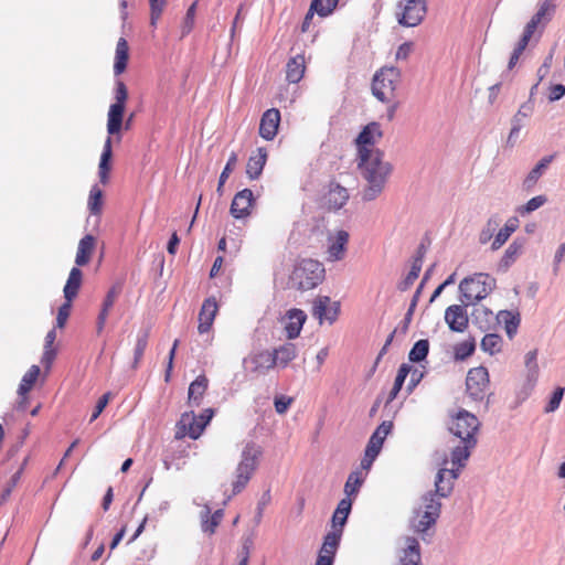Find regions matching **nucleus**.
<instances>
[{
    "label": "nucleus",
    "instance_id": "nucleus-1",
    "mask_svg": "<svg viewBox=\"0 0 565 565\" xmlns=\"http://www.w3.org/2000/svg\"><path fill=\"white\" fill-rule=\"evenodd\" d=\"M358 166L361 175L367 182L362 198L365 201H373L384 190L393 171V166L391 162L384 160L383 151L365 152V156L358 157Z\"/></svg>",
    "mask_w": 565,
    "mask_h": 565
},
{
    "label": "nucleus",
    "instance_id": "nucleus-2",
    "mask_svg": "<svg viewBox=\"0 0 565 565\" xmlns=\"http://www.w3.org/2000/svg\"><path fill=\"white\" fill-rule=\"evenodd\" d=\"M262 456L263 449L256 443L248 441L243 446L238 462L233 471L231 481L232 493L228 495V499L241 493L247 487L258 469Z\"/></svg>",
    "mask_w": 565,
    "mask_h": 565
},
{
    "label": "nucleus",
    "instance_id": "nucleus-3",
    "mask_svg": "<svg viewBox=\"0 0 565 565\" xmlns=\"http://www.w3.org/2000/svg\"><path fill=\"white\" fill-rule=\"evenodd\" d=\"M456 480L455 473L447 472L445 468H438L434 480L435 489L423 493L414 508L439 519L443 508L441 499L450 497Z\"/></svg>",
    "mask_w": 565,
    "mask_h": 565
},
{
    "label": "nucleus",
    "instance_id": "nucleus-4",
    "mask_svg": "<svg viewBox=\"0 0 565 565\" xmlns=\"http://www.w3.org/2000/svg\"><path fill=\"white\" fill-rule=\"evenodd\" d=\"M497 287L494 277L487 273H476L463 278L459 284L461 302L473 305L486 299Z\"/></svg>",
    "mask_w": 565,
    "mask_h": 565
},
{
    "label": "nucleus",
    "instance_id": "nucleus-5",
    "mask_svg": "<svg viewBox=\"0 0 565 565\" xmlns=\"http://www.w3.org/2000/svg\"><path fill=\"white\" fill-rule=\"evenodd\" d=\"M324 276V268L318 260L301 259L290 276V285L298 290H310L319 285Z\"/></svg>",
    "mask_w": 565,
    "mask_h": 565
},
{
    "label": "nucleus",
    "instance_id": "nucleus-6",
    "mask_svg": "<svg viewBox=\"0 0 565 565\" xmlns=\"http://www.w3.org/2000/svg\"><path fill=\"white\" fill-rule=\"evenodd\" d=\"M524 365L523 380L515 390L513 408L519 407L532 395L539 382L540 366L537 363V350H531L525 354Z\"/></svg>",
    "mask_w": 565,
    "mask_h": 565
},
{
    "label": "nucleus",
    "instance_id": "nucleus-7",
    "mask_svg": "<svg viewBox=\"0 0 565 565\" xmlns=\"http://www.w3.org/2000/svg\"><path fill=\"white\" fill-rule=\"evenodd\" d=\"M448 430L459 440L477 439L480 420L467 409L459 408L449 414Z\"/></svg>",
    "mask_w": 565,
    "mask_h": 565
},
{
    "label": "nucleus",
    "instance_id": "nucleus-8",
    "mask_svg": "<svg viewBox=\"0 0 565 565\" xmlns=\"http://www.w3.org/2000/svg\"><path fill=\"white\" fill-rule=\"evenodd\" d=\"M401 78V71L394 66H384L374 74L372 93L381 102H388Z\"/></svg>",
    "mask_w": 565,
    "mask_h": 565
},
{
    "label": "nucleus",
    "instance_id": "nucleus-9",
    "mask_svg": "<svg viewBox=\"0 0 565 565\" xmlns=\"http://www.w3.org/2000/svg\"><path fill=\"white\" fill-rule=\"evenodd\" d=\"M394 555L395 565H422V547L419 539L404 534L396 539Z\"/></svg>",
    "mask_w": 565,
    "mask_h": 565
},
{
    "label": "nucleus",
    "instance_id": "nucleus-10",
    "mask_svg": "<svg viewBox=\"0 0 565 565\" xmlns=\"http://www.w3.org/2000/svg\"><path fill=\"white\" fill-rule=\"evenodd\" d=\"M476 446L477 439L459 440L458 445L451 447L449 455L444 456L439 468H445L447 472L455 473L458 478Z\"/></svg>",
    "mask_w": 565,
    "mask_h": 565
},
{
    "label": "nucleus",
    "instance_id": "nucleus-11",
    "mask_svg": "<svg viewBox=\"0 0 565 565\" xmlns=\"http://www.w3.org/2000/svg\"><path fill=\"white\" fill-rule=\"evenodd\" d=\"M427 12L426 0H399L396 6V20L406 28L417 26Z\"/></svg>",
    "mask_w": 565,
    "mask_h": 565
},
{
    "label": "nucleus",
    "instance_id": "nucleus-12",
    "mask_svg": "<svg viewBox=\"0 0 565 565\" xmlns=\"http://www.w3.org/2000/svg\"><path fill=\"white\" fill-rule=\"evenodd\" d=\"M490 387L488 370L483 366L470 369L466 377V395L475 404L481 403Z\"/></svg>",
    "mask_w": 565,
    "mask_h": 565
},
{
    "label": "nucleus",
    "instance_id": "nucleus-13",
    "mask_svg": "<svg viewBox=\"0 0 565 565\" xmlns=\"http://www.w3.org/2000/svg\"><path fill=\"white\" fill-rule=\"evenodd\" d=\"M383 131L379 122L367 124L356 137L358 157L365 156V152L381 151L375 146L381 141Z\"/></svg>",
    "mask_w": 565,
    "mask_h": 565
},
{
    "label": "nucleus",
    "instance_id": "nucleus-14",
    "mask_svg": "<svg viewBox=\"0 0 565 565\" xmlns=\"http://www.w3.org/2000/svg\"><path fill=\"white\" fill-rule=\"evenodd\" d=\"M340 302L332 301L328 296H317L312 302V316L322 324H332L339 317Z\"/></svg>",
    "mask_w": 565,
    "mask_h": 565
},
{
    "label": "nucleus",
    "instance_id": "nucleus-15",
    "mask_svg": "<svg viewBox=\"0 0 565 565\" xmlns=\"http://www.w3.org/2000/svg\"><path fill=\"white\" fill-rule=\"evenodd\" d=\"M437 520L438 518L430 515V513L414 508L408 519V526L420 540L427 541V537L433 535L430 530L435 527Z\"/></svg>",
    "mask_w": 565,
    "mask_h": 565
},
{
    "label": "nucleus",
    "instance_id": "nucleus-16",
    "mask_svg": "<svg viewBox=\"0 0 565 565\" xmlns=\"http://www.w3.org/2000/svg\"><path fill=\"white\" fill-rule=\"evenodd\" d=\"M468 306L466 302H461L460 305H451L446 308L444 319L451 331L463 333L468 329Z\"/></svg>",
    "mask_w": 565,
    "mask_h": 565
},
{
    "label": "nucleus",
    "instance_id": "nucleus-17",
    "mask_svg": "<svg viewBox=\"0 0 565 565\" xmlns=\"http://www.w3.org/2000/svg\"><path fill=\"white\" fill-rule=\"evenodd\" d=\"M203 431L204 424L199 420L194 412H185L177 424L175 438L182 439L189 436L192 439H198Z\"/></svg>",
    "mask_w": 565,
    "mask_h": 565
},
{
    "label": "nucleus",
    "instance_id": "nucleus-18",
    "mask_svg": "<svg viewBox=\"0 0 565 565\" xmlns=\"http://www.w3.org/2000/svg\"><path fill=\"white\" fill-rule=\"evenodd\" d=\"M349 233L344 230H337L328 236L327 259L338 262L344 258Z\"/></svg>",
    "mask_w": 565,
    "mask_h": 565
},
{
    "label": "nucleus",
    "instance_id": "nucleus-19",
    "mask_svg": "<svg viewBox=\"0 0 565 565\" xmlns=\"http://www.w3.org/2000/svg\"><path fill=\"white\" fill-rule=\"evenodd\" d=\"M253 204L254 195L252 190L244 189L235 194L230 212L237 220L245 218L250 214Z\"/></svg>",
    "mask_w": 565,
    "mask_h": 565
},
{
    "label": "nucleus",
    "instance_id": "nucleus-20",
    "mask_svg": "<svg viewBox=\"0 0 565 565\" xmlns=\"http://www.w3.org/2000/svg\"><path fill=\"white\" fill-rule=\"evenodd\" d=\"M532 113L533 104L531 102H526L520 106L519 110L511 119V130L507 140L509 146L513 147L515 145L521 129L524 127Z\"/></svg>",
    "mask_w": 565,
    "mask_h": 565
},
{
    "label": "nucleus",
    "instance_id": "nucleus-21",
    "mask_svg": "<svg viewBox=\"0 0 565 565\" xmlns=\"http://www.w3.org/2000/svg\"><path fill=\"white\" fill-rule=\"evenodd\" d=\"M280 122V113L276 108L266 110L260 119L259 135L266 140H273L277 135Z\"/></svg>",
    "mask_w": 565,
    "mask_h": 565
},
{
    "label": "nucleus",
    "instance_id": "nucleus-22",
    "mask_svg": "<svg viewBox=\"0 0 565 565\" xmlns=\"http://www.w3.org/2000/svg\"><path fill=\"white\" fill-rule=\"evenodd\" d=\"M218 306L214 297L205 299L199 313V333H205L210 331L215 316L217 313Z\"/></svg>",
    "mask_w": 565,
    "mask_h": 565
},
{
    "label": "nucleus",
    "instance_id": "nucleus-23",
    "mask_svg": "<svg viewBox=\"0 0 565 565\" xmlns=\"http://www.w3.org/2000/svg\"><path fill=\"white\" fill-rule=\"evenodd\" d=\"M245 362L250 364V371L257 374H266L276 366L273 353L267 350L249 355Z\"/></svg>",
    "mask_w": 565,
    "mask_h": 565
},
{
    "label": "nucleus",
    "instance_id": "nucleus-24",
    "mask_svg": "<svg viewBox=\"0 0 565 565\" xmlns=\"http://www.w3.org/2000/svg\"><path fill=\"white\" fill-rule=\"evenodd\" d=\"M307 315L300 309L289 310L284 318V328L288 339H296L302 329Z\"/></svg>",
    "mask_w": 565,
    "mask_h": 565
},
{
    "label": "nucleus",
    "instance_id": "nucleus-25",
    "mask_svg": "<svg viewBox=\"0 0 565 565\" xmlns=\"http://www.w3.org/2000/svg\"><path fill=\"white\" fill-rule=\"evenodd\" d=\"M392 428H393L392 422H390V420L383 422L372 434V436L367 443V446H366L367 456L370 458L377 457V455L380 454V451L382 449L383 443H384L385 438L387 437V435L391 433Z\"/></svg>",
    "mask_w": 565,
    "mask_h": 565
},
{
    "label": "nucleus",
    "instance_id": "nucleus-26",
    "mask_svg": "<svg viewBox=\"0 0 565 565\" xmlns=\"http://www.w3.org/2000/svg\"><path fill=\"white\" fill-rule=\"evenodd\" d=\"M554 7L551 0H545L539 8L537 12L531 19V21L526 24L523 34L531 39L537 25L542 22H546L550 20L553 13Z\"/></svg>",
    "mask_w": 565,
    "mask_h": 565
},
{
    "label": "nucleus",
    "instance_id": "nucleus-27",
    "mask_svg": "<svg viewBox=\"0 0 565 565\" xmlns=\"http://www.w3.org/2000/svg\"><path fill=\"white\" fill-rule=\"evenodd\" d=\"M267 161V151L258 148L248 159L246 174L249 179H258Z\"/></svg>",
    "mask_w": 565,
    "mask_h": 565
},
{
    "label": "nucleus",
    "instance_id": "nucleus-28",
    "mask_svg": "<svg viewBox=\"0 0 565 565\" xmlns=\"http://www.w3.org/2000/svg\"><path fill=\"white\" fill-rule=\"evenodd\" d=\"M524 247V239H514L505 249L499 263V268L507 271L511 265L521 256Z\"/></svg>",
    "mask_w": 565,
    "mask_h": 565
},
{
    "label": "nucleus",
    "instance_id": "nucleus-29",
    "mask_svg": "<svg viewBox=\"0 0 565 565\" xmlns=\"http://www.w3.org/2000/svg\"><path fill=\"white\" fill-rule=\"evenodd\" d=\"M326 204L333 210L341 209L349 200V193L345 188L340 184H330L326 194Z\"/></svg>",
    "mask_w": 565,
    "mask_h": 565
},
{
    "label": "nucleus",
    "instance_id": "nucleus-30",
    "mask_svg": "<svg viewBox=\"0 0 565 565\" xmlns=\"http://www.w3.org/2000/svg\"><path fill=\"white\" fill-rule=\"evenodd\" d=\"M554 156L543 157L537 164L527 173L523 180V186L526 190H531L539 181V179L545 173L548 166L553 161Z\"/></svg>",
    "mask_w": 565,
    "mask_h": 565
},
{
    "label": "nucleus",
    "instance_id": "nucleus-31",
    "mask_svg": "<svg viewBox=\"0 0 565 565\" xmlns=\"http://www.w3.org/2000/svg\"><path fill=\"white\" fill-rule=\"evenodd\" d=\"M498 323L503 324L507 335L512 339L518 330L520 324V316L518 312L509 311V310H500L495 318Z\"/></svg>",
    "mask_w": 565,
    "mask_h": 565
},
{
    "label": "nucleus",
    "instance_id": "nucleus-32",
    "mask_svg": "<svg viewBox=\"0 0 565 565\" xmlns=\"http://www.w3.org/2000/svg\"><path fill=\"white\" fill-rule=\"evenodd\" d=\"M305 56L299 54L290 58L286 67V77L290 83H298L305 74Z\"/></svg>",
    "mask_w": 565,
    "mask_h": 565
},
{
    "label": "nucleus",
    "instance_id": "nucleus-33",
    "mask_svg": "<svg viewBox=\"0 0 565 565\" xmlns=\"http://www.w3.org/2000/svg\"><path fill=\"white\" fill-rule=\"evenodd\" d=\"M95 248V238L92 235L84 236L77 247L75 263L77 266L86 265Z\"/></svg>",
    "mask_w": 565,
    "mask_h": 565
},
{
    "label": "nucleus",
    "instance_id": "nucleus-34",
    "mask_svg": "<svg viewBox=\"0 0 565 565\" xmlns=\"http://www.w3.org/2000/svg\"><path fill=\"white\" fill-rule=\"evenodd\" d=\"M125 106L110 105L107 114V131L109 135H116L122 126Z\"/></svg>",
    "mask_w": 565,
    "mask_h": 565
},
{
    "label": "nucleus",
    "instance_id": "nucleus-35",
    "mask_svg": "<svg viewBox=\"0 0 565 565\" xmlns=\"http://www.w3.org/2000/svg\"><path fill=\"white\" fill-rule=\"evenodd\" d=\"M209 381L204 375H200L193 381L188 391V399L189 403L199 406L200 402L207 388Z\"/></svg>",
    "mask_w": 565,
    "mask_h": 565
},
{
    "label": "nucleus",
    "instance_id": "nucleus-36",
    "mask_svg": "<svg viewBox=\"0 0 565 565\" xmlns=\"http://www.w3.org/2000/svg\"><path fill=\"white\" fill-rule=\"evenodd\" d=\"M352 501L349 498L342 499L332 516V531L341 530L344 526L347 519L350 514Z\"/></svg>",
    "mask_w": 565,
    "mask_h": 565
},
{
    "label": "nucleus",
    "instance_id": "nucleus-37",
    "mask_svg": "<svg viewBox=\"0 0 565 565\" xmlns=\"http://www.w3.org/2000/svg\"><path fill=\"white\" fill-rule=\"evenodd\" d=\"M271 353L275 360V365L286 367L287 364L297 356V349L295 344L287 343L275 349Z\"/></svg>",
    "mask_w": 565,
    "mask_h": 565
},
{
    "label": "nucleus",
    "instance_id": "nucleus-38",
    "mask_svg": "<svg viewBox=\"0 0 565 565\" xmlns=\"http://www.w3.org/2000/svg\"><path fill=\"white\" fill-rule=\"evenodd\" d=\"M82 271L77 267L71 269L68 279L63 290L66 300L72 301L76 297L82 285Z\"/></svg>",
    "mask_w": 565,
    "mask_h": 565
},
{
    "label": "nucleus",
    "instance_id": "nucleus-39",
    "mask_svg": "<svg viewBox=\"0 0 565 565\" xmlns=\"http://www.w3.org/2000/svg\"><path fill=\"white\" fill-rule=\"evenodd\" d=\"M111 159V139L108 137L105 141L104 149L100 156V162L98 167V174L102 183H107L108 171L110 169L109 161Z\"/></svg>",
    "mask_w": 565,
    "mask_h": 565
},
{
    "label": "nucleus",
    "instance_id": "nucleus-40",
    "mask_svg": "<svg viewBox=\"0 0 565 565\" xmlns=\"http://www.w3.org/2000/svg\"><path fill=\"white\" fill-rule=\"evenodd\" d=\"M128 60V44L125 39L120 38L116 46L114 72L116 75L122 73L126 68Z\"/></svg>",
    "mask_w": 565,
    "mask_h": 565
},
{
    "label": "nucleus",
    "instance_id": "nucleus-41",
    "mask_svg": "<svg viewBox=\"0 0 565 565\" xmlns=\"http://www.w3.org/2000/svg\"><path fill=\"white\" fill-rule=\"evenodd\" d=\"M548 199L544 194H540L530 199L525 204L519 205L515 209L516 214L524 217L536 210L541 209L547 203Z\"/></svg>",
    "mask_w": 565,
    "mask_h": 565
},
{
    "label": "nucleus",
    "instance_id": "nucleus-42",
    "mask_svg": "<svg viewBox=\"0 0 565 565\" xmlns=\"http://www.w3.org/2000/svg\"><path fill=\"white\" fill-rule=\"evenodd\" d=\"M209 514L210 509L205 507V510L201 513L202 530L203 532L213 534L223 518V511L217 510L211 516Z\"/></svg>",
    "mask_w": 565,
    "mask_h": 565
},
{
    "label": "nucleus",
    "instance_id": "nucleus-43",
    "mask_svg": "<svg viewBox=\"0 0 565 565\" xmlns=\"http://www.w3.org/2000/svg\"><path fill=\"white\" fill-rule=\"evenodd\" d=\"M148 339H149V329H141L137 333L135 349H134V364H132L134 367L138 366L141 358L143 355V352L147 348Z\"/></svg>",
    "mask_w": 565,
    "mask_h": 565
},
{
    "label": "nucleus",
    "instance_id": "nucleus-44",
    "mask_svg": "<svg viewBox=\"0 0 565 565\" xmlns=\"http://www.w3.org/2000/svg\"><path fill=\"white\" fill-rule=\"evenodd\" d=\"M422 266H423V255L420 254L414 258L411 270L408 271L406 277L401 281V284H399L401 290H407L414 284V281L419 276Z\"/></svg>",
    "mask_w": 565,
    "mask_h": 565
},
{
    "label": "nucleus",
    "instance_id": "nucleus-45",
    "mask_svg": "<svg viewBox=\"0 0 565 565\" xmlns=\"http://www.w3.org/2000/svg\"><path fill=\"white\" fill-rule=\"evenodd\" d=\"M341 535H342L341 530H335V531L329 532L324 537V542H323L320 553L327 554V555L333 557V555L338 548Z\"/></svg>",
    "mask_w": 565,
    "mask_h": 565
},
{
    "label": "nucleus",
    "instance_id": "nucleus-46",
    "mask_svg": "<svg viewBox=\"0 0 565 565\" xmlns=\"http://www.w3.org/2000/svg\"><path fill=\"white\" fill-rule=\"evenodd\" d=\"M473 321L479 326L480 329L482 330H488L490 329V326H491V322L493 320V312L481 306V307H478L473 313Z\"/></svg>",
    "mask_w": 565,
    "mask_h": 565
},
{
    "label": "nucleus",
    "instance_id": "nucleus-47",
    "mask_svg": "<svg viewBox=\"0 0 565 565\" xmlns=\"http://www.w3.org/2000/svg\"><path fill=\"white\" fill-rule=\"evenodd\" d=\"M411 371H412V366L409 364L404 363L399 366L397 375L395 377L394 385L388 395V402H392L393 399L396 398L397 394L399 393V391L405 382V379L407 377V375Z\"/></svg>",
    "mask_w": 565,
    "mask_h": 565
},
{
    "label": "nucleus",
    "instance_id": "nucleus-48",
    "mask_svg": "<svg viewBox=\"0 0 565 565\" xmlns=\"http://www.w3.org/2000/svg\"><path fill=\"white\" fill-rule=\"evenodd\" d=\"M40 374V367L38 365H32L29 371L22 377L21 384L19 386L18 393L19 395H25L33 386L35 380Z\"/></svg>",
    "mask_w": 565,
    "mask_h": 565
},
{
    "label": "nucleus",
    "instance_id": "nucleus-49",
    "mask_svg": "<svg viewBox=\"0 0 565 565\" xmlns=\"http://www.w3.org/2000/svg\"><path fill=\"white\" fill-rule=\"evenodd\" d=\"M475 349L476 342L473 339L463 340L454 348L455 359L457 361H463L475 352Z\"/></svg>",
    "mask_w": 565,
    "mask_h": 565
},
{
    "label": "nucleus",
    "instance_id": "nucleus-50",
    "mask_svg": "<svg viewBox=\"0 0 565 565\" xmlns=\"http://www.w3.org/2000/svg\"><path fill=\"white\" fill-rule=\"evenodd\" d=\"M501 342H502V339L498 334L489 333L483 337L480 345L484 352H488L491 355H493V354L500 352Z\"/></svg>",
    "mask_w": 565,
    "mask_h": 565
},
{
    "label": "nucleus",
    "instance_id": "nucleus-51",
    "mask_svg": "<svg viewBox=\"0 0 565 565\" xmlns=\"http://www.w3.org/2000/svg\"><path fill=\"white\" fill-rule=\"evenodd\" d=\"M103 206V191L94 185L90 189L88 198V210L92 214H99Z\"/></svg>",
    "mask_w": 565,
    "mask_h": 565
},
{
    "label": "nucleus",
    "instance_id": "nucleus-52",
    "mask_svg": "<svg viewBox=\"0 0 565 565\" xmlns=\"http://www.w3.org/2000/svg\"><path fill=\"white\" fill-rule=\"evenodd\" d=\"M428 350H429L428 341L419 340L414 344V347L409 351L408 359L412 362H420L427 356Z\"/></svg>",
    "mask_w": 565,
    "mask_h": 565
},
{
    "label": "nucleus",
    "instance_id": "nucleus-53",
    "mask_svg": "<svg viewBox=\"0 0 565 565\" xmlns=\"http://www.w3.org/2000/svg\"><path fill=\"white\" fill-rule=\"evenodd\" d=\"M338 0H312L310 11L315 10L319 15L326 17L335 8Z\"/></svg>",
    "mask_w": 565,
    "mask_h": 565
},
{
    "label": "nucleus",
    "instance_id": "nucleus-54",
    "mask_svg": "<svg viewBox=\"0 0 565 565\" xmlns=\"http://www.w3.org/2000/svg\"><path fill=\"white\" fill-rule=\"evenodd\" d=\"M564 393H565L564 387H556L544 407V413L551 414V413L556 412L563 401Z\"/></svg>",
    "mask_w": 565,
    "mask_h": 565
},
{
    "label": "nucleus",
    "instance_id": "nucleus-55",
    "mask_svg": "<svg viewBox=\"0 0 565 565\" xmlns=\"http://www.w3.org/2000/svg\"><path fill=\"white\" fill-rule=\"evenodd\" d=\"M237 161H238L237 154L235 152H232L224 170L222 171V173L220 175L218 185H217V190H216L220 195H222L223 185H224L225 181L227 180V178L230 177L233 169L235 168Z\"/></svg>",
    "mask_w": 565,
    "mask_h": 565
},
{
    "label": "nucleus",
    "instance_id": "nucleus-56",
    "mask_svg": "<svg viewBox=\"0 0 565 565\" xmlns=\"http://www.w3.org/2000/svg\"><path fill=\"white\" fill-rule=\"evenodd\" d=\"M499 225V221L495 217L488 220L486 227L479 234V243L484 245L491 241L493 233Z\"/></svg>",
    "mask_w": 565,
    "mask_h": 565
},
{
    "label": "nucleus",
    "instance_id": "nucleus-57",
    "mask_svg": "<svg viewBox=\"0 0 565 565\" xmlns=\"http://www.w3.org/2000/svg\"><path fill=\"white\" fill-rule=\"evenodd\" d=\"M149 3L151 11L150 23L152 26H154L167 6V0H149Z\"/></svg>",
    "mask_w": 565,
    "mask_h": 565
},
{
    "label": "nucleus",
    "instance_id": "nucleus-58",
    "mask_svg": "<svg viewBox=\"0 0 565 565\" xmlns=\"http://www.w3.org/2000/svg\"><path fill=\"white\" fill-rule=\"evenodd\" d=\"M196 2H193L186 11L183 24H182V36L190 33L194 25V15H195Z\"/></svg>",
    "mask_w": 565,
    "mask_h": 565
},
{
    "label": "nucleus",
    "instance_id": "nucleus-59",
    "mask_svg": "<svg viewBox=\"0 0 565 565\" xmlns=\"http://www.w3.org/2000/svg\"><path fill=\"white\" fill-rule=\"evenodd\" d=\"M362 483L358 473H351L345 482L344 492L348 497L355 494Z\"/></svg>",
    "mask_w": 565,
    "mask_h": 565
},
{
    "label": "nucleus",
    "instance_id": "nucleus-60",
    "mask_svg": "<svg viewBox=\"0 0 565 565\" xmlns=\"http://www.w3.org/2000/svg\"><path fill=\"white\" fill-rule=\"evenodd\" d=\"M529 41H530V38H527V36H525V35L523 34V35H522V38H521V40L519 41V43H518L516 47L514 49V51H513V53H512L511 57H510V61H509V68H512V67L516 64V62H518V60H519L520 55L522 54V52H523V51H524V49L526 47V45H527Z\"/></svg>",
    "mask_w": 565,
    "mask_h": 565
},
{
    "label": "nucleus",
    "instance_id": "nucleus-61",
    "mask_svg": "<svg viewBox=\"0 0 565 565\" xmlns=\"http://www.w3.org/2000/svg\"><path fill=\"white\" fill-rule=\"evenodd\" d=\"M292 402H294L292 397L285 396V395H278L275 397V401H274L275 411L279 415H282L287 412V409L289 408V406L291 405Z\"/></svg>",
    "mask_w": 565,
    "mask_h": 565
},
{
    "label": "nucleus",
    "instance_id": "nucleus-62",
    "mask_svg": "<svg viewBox=\"0 0 565 565\" xmlns=\"http://www.w3.org/2000/svg\"><path fill=\"white\" fill-rule=\"evenodd\" d=\"M511 235L512 234L505 227L500 228L492 241L491 249L498 250L499 248H501L507 243Z\"/></svg>",
    "mask_w": 565,
    "mask_h": 565
},
{
    "label": "nucleus",
    "instance_id": "nucleus-63",
    "mask_svg": "<svg viewBox=\"0 0 565 565\" xmlns=\"http://www.w3.org/2000/svg\"><path fill=\"white\" fill-rule=\"evenodd\" d=\"M71 307H72V301L66 300L65 303H63L58 308V312H57V317H56V327L57 328H63L65 326L66 320L71 312Z\"/></svg>",
    "mask_w": 565,
    "mask_h": 565
},
{
    "label": "nucleus",
    "instance_id": "nucleus-64",
    "mask_svg": "<svg viewBox=\"0 0 565 565\" xmlns=\"http://www.w3.org/2000/svg\"><path fill=\"white\" fill-rule=\"evenodd\" d=\"M128 98V92L122 82H118L115 90V103L113 105L125 106Z\"/></svg>",
    "mask_w": 565,
    "mask_h": 565
}]
</instances>
